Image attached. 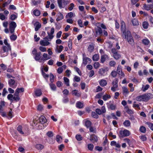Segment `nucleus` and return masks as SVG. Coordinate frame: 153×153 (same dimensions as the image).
<instances>
[{
    "instance_id": "1",
    "label": "nucleus",
    "mask_w": 153,
    "mask_h": 153,
    "mask_svg": "<svg viewBox=\"0 0 153 153\" xmlns=\"http://www.w3.org/2000/svg\"><path fill=\"white\" fill-rule=\"evenodd\" d=\"M153 95L150 93H147L138 96L136 98V100L138 101H148L151 98Z\"/></svg>"
},
{
    "instance_id": "2",
    "label": "nucleus",
    "mask_w": 153,
    "mask_h": 153,
    "mask_svg": "<svg viewBox=\"0 0 153 153\" xmlns=\"http://www.w3.org/2000/svg\"><path fill=\"white\" fill-rule=\"evenodd\" d=\"M123 37L126 40L129 44L133 46L134 45V42L132 36L129 30H127L126 34L122 35Z\"/></svg>"
},
{
    "instance_id": "3",
    "label": "nucleus",
    "mask_w": 153,
    "mask_h": 153,
    "mask_svg": "<svg viewBox=\"0 0 153 153\" xmlns=\"http://www.w3.org/2000/svg\"><path fill=\"white\" fill-rule=\"evenodd\" d=\"M11 51V46H3L0 51L1 56L2 57L7 56L9 53V52Z\"/></svg>"
},
{
    "instance_id": "4",
    "label": "nucleus",
    "mask_w": 153,
    "mask_h": 153,
    "mask_svg": "<svg viewBox=\"0 0 153 153\" xmlns=\"http://www.w3.org/2000/svg\"><path fill=\"white\" fill-rule=\"evenodd\" d=\"M32 54L34 56V59L36 61L41 60V54L40 52H37V50L34 48L32 51Z\"/></svg>"
},
{
    "instance_id": "5",
    "label": "nucleus",
    "mask_w": 153,
    "mask_h": 153,
    "mask_svg": "<svg viewBox=\"0 0 153 153\" xmlns=\"http://www.w3.org/2000/svg\"><path fill=\"white\" fill-rule=\"evenodd\" d=\"M130 134V131L128 130L125 129L124 130H121L120 131L119 136L120 137L123 138L129 136Z\"/></svg>"
},
{
    "instance_id": "6",
    "label": "nucleus",
    "mask_w": 153,
    "mask_h": 153,
    "mask_svg": "<svg viewBox=\"0 0 153 153\" xmlns=\"http://www.w3.org/2000/svg\"><path fill=\"white\" fill-rule=\"evenodd\" d=\"M57 3L60 9L64 8L68 4L67 0H58Z\"/></svg>"
},
{
    "instance_id": "7",
    "label": "nucleus",
    "mask_w": 153,
    "mask_h": 153,
    "mask_svg": "<svg viewBox=\"0 0 153 153\" xmlns=\"http://www.w3.org/2000/svg\"><path fill=\"white\" fill-rule=\"evenodd\" d=\"M9 30L11 33H13L14 31L15 28L16 27V25L15 22L13 21L11 22L9 24Z\"/></svg>"
},
{
    "instance_id": "8",
    "label": "nucleus",
    "mask_w": 153,
    "mask_h": 153,
    "mask_svg": "<svg viewBox=\"0 0 153 153\" xmlns=\"http://www.w3.org/2000/svg\"><path fill=\"white\" fill-rule=\"evenodd\" d=\"M117 73L120 76V78H122L125 76V74L123 72L121 66L120 65H118L117 67Z\"/></svg>"
},
{
    "instance_id": "9",
    "label": "nucleus",
    "mask_w": 153,
    "mask_h": 153,
    "mask_svg": "<svg viewBox=\"0 0 153 153\" xmlns=\"http://www.w3.org/2000/svg\"><path fill=\"white\" fill-rule=\"evenodd\" d=\"M14 97L15 98H16L17 97L15 95V94H14L13 95L11 94H9L7 96V98L11 102H13V101H15L16 102H17L19 100V99H18V100H16L14 99Z\"/></svg>"
},
{
    "instance_id": "10",
    "label": "nucleus",
    "mask_w": 153,
    "mask_h": 153,
    "mask_svg": "<svg viewBox=\"0 0 153 153\" xmlns=\"http://www.w3.org/2000/svg\"><path fill=\"white\" fill-rule=\"evenodd\" d=\"M8 84L9 86L13 88H15L17 86V84H15V81L12 79H10L9 80Z\"/></svg>"
},
{
    "instance_id": "11",
    "label": "nucleus",
    "mask_w": 153,
    "mask_h": 153,
    "mask_svg": "<svg viewBox=\"0 0 153 153\" xmlns=\"http://www.w3.org/2000/svg\"><path fill=\"white\" fill-rule=\"evenodd\" d=\"M121 31L122 32V35L126 34V27L125 22L122 21L121 22Z\"/></svg>"
},
{
    "instance_id": "12",
    "label": "nucleus",
    "mask_w": 153,
    "mask_h": 153,
    "mask_svg": "<svg viewBox=\"0 0 153 153\" xmlns=\"http://www.w3.org/2000/svg\"><path fill=\"white\" fill-rule=\"evenodd\" d=\"M34 94L36 97L40 96L42 94V90L36 88L34 91Z\"/></svg>"
},
{
    "instance_id": "13",
    "label": "nucleus",
    "mask_w": 153,
    "mask_h": 153,
    "mask_svg": "<svg viewBox=\"0 0 153 153\" xmlns=\"http://www.w3.org/2000/svg\"><path fill=\"white\" fill-rule=\"evenodd\" d=\"M143 7L145 10H149L153 8V4H151L147 5L145 4H143Z\"/></svg>"
},
{
    "instance_id": "14",
    "label": "nucleus",
    "mask_w": 153,
    "mask_h": 153,
    "mask_svg": "<svg viewBox=\"0 0 153 153\" xmlns=\"http://www.w3.org/2000/svg\"><path fill=\"white\" fill-rule=\"evenodd\" d=\"M90 140L93 143L97 142L98 141V138L96 135L93 134L91 135Z\"/></svg>"
},
{
    "instance_id": "15",
    "label": "nucleus",
    "mask_w": 153,
    "mask_h": 153,
    "mask_svg": "<svg viewBox=\"0 0 153 153\" xmlns=\"http://www.w3.org/2000/svg\"><path fill=\"white\" fill-rule=\"evenodd\" d=\"M102 32L101 28L100 27H98L95 29L96 36H97L98 35H101Z\"/></svg>"
},
{
    "instance_id": "16",
    "label": "nucleus",
    "mask_w": 153,
    "mask_h": 153,
    "mask_svg": "<svg viewBox=\"0 0 153 153\" xmlns=\"http://www.w3.org/2000/svg\"><path fill=\"white\" fill-rule=\"evenodd\" d=\"M50 43L47 40H41L40 42V44L43 46H46L50 44Z\"/></svg>"
},
{
    "instance_id": "17",
    "label": "nucleus",
    "mask_w": 153,
    "mask_h": 153,
    "mask_svg": "<svg viewBox=\"0 0 153 153\" xmlns=\"http://www.w3.org/2000/svg\"><path fill=\"white\" fill-rule=\"evenodd\" d=\"M110 144L111 146H115L116 148H119L121 146L119 143H117L114 141H111V142Z\"/></svg>"
},
{
    "instance_id": "18",
    "label": "nucleus",
    "mask_w": 153,
    "mask_h": 153,
    "mask_svg": "<svg viewBox=\"0 0 153 153\" xmlns=\"http://www.w3.org/2000/svg\"><path fill=\"white\" fill-rule=\"evenodd\" d=\"M20 92H21V91L20 90L19 88H17L16 89L15 93H14L15 96L17 97L16 98V99H15L16 98L14 97V99H15L16 100H18V99H19V100L20 99V98L19 96V93Z\"/></svg>"
},
{
    "instance_id": "19",
    "label": "nucleus",
    "mask_w": 153,
    "mask_h": 153,
    "mask_svg": "<svg viewBox=\"0 0 153 153\" xmlns=\"http://www.w3.org/2000/svg\"><path fill=\"white\" fill-rule=\"evenodd\" d=\"M99 84L101 86L104 87L107 85V82L105 80L102 79L99 81Z\"/></svg>"
},
{
    "instance_id": "20",
    "label": "nucleus",
    "mask_w": 153,
    "mask_h": 153,
    "mask_svg": "<svg viewBox=\"0 0 153 153\" xmlns=\"http://www.w3.org/2000/svg\"><path fill=\"white\" fill-rule=\"evenodd\" d=\"M122 89L123 95L126 96L128 94L129 92L127 87H123L122 88Z\"/></svg>"
},
{
    "instance_id": "21",
    "label": "nucleus",
    "mask_w": 153,
    "mask_h": 153,
    "mask_svg": "<svg viewBox=\"0 0 153 153\" xmlns=\"http://www.w3.org/2000/svg\"><path fill=\"white\" fill-rule=\"evenodd\" d=\"M89 61V63L91 62V59L88 57H86L83 58V63L86 65L88 63V62Z\"/></svg>"
},
{
    "instance_id": "22",
    "label": "nucleus",
    "mask_w": 153,
    "mask_h": 153,
    "mask_svg": "<svg viewBox=\"0 0 153 153\" xmlns=\"http://www.w3.org/2000/svg\"><path fill=\"white\" fill-rule=\"evenodd\" d=\"M43 58H41V60L45 61L51 58V57L48 56V55L46 53H44L43 55Z\"/></svg>"
},
{
    "instance_id": "23",
    "label": "nucleus",
    "mask_w": 153,
    "mask_h": 153,
    "mask_svg": "<svg viewBox=\"0 0 153 153\" xmlns=\"http://www.w3.org/2000/svg\"><path fill=\"white\" fill-rule=\"evenodd\" d=\"M39 120L40 123L42 124L45 123L47 121L46 118L43 116H41L40 117Z\"/></svg>"
},
{
    "instance_id": "24",
    "label": "nucleus",
    "mask_w": 153,
    "mask_h": 153,
    "mask_svg": "<svg viewBox=\"0 0 153 153\" xmlns=\"http://www.w3.org/2000/svg\"><path fill=\"white\" fill-rule=\"evenodd\" d=\"M108 58V56L106 54L102 55L101 56V62L103 63L106 60V59Z\"/></svg>"
},
{
    "instance_id": "25",
    "label": "nucleus",
    "mask_w": 153,
    "mask_h": 153,
    "mask_svg": "<svg viewBox=\"0 0 153 153\" xmlns=\"http://www.w3.org/2000/svg\"><path fill=\"white\" fill-rule=\"evenodd\" d=\"M76 106L79 108H82L84 106V104L82 102L78 101L76 104Z\"/></svg>"
},
{
    "instance_id": "26",
    "label": "nucleus",
    "mask_w": 153,
    "mask_h": 153,
    "mask_svg": "<svg viewBox=\"0 0 153 153\" xmlns=\"http://www.w3.org/2000/svg\"><path fill=\"white\" fill-rule=\"evenodd\" d=\"M64 17L63 14L61 13H59L57 15V18L56 20L59 21L63 19Z\"/></svg>"
},
{
    "instance_id": "27",
    "label": "nucleus",
    "mask_w": 153,
    "mask_h": 153,
    "mask_svg": "<svg viewBox=\"0 0 153 153\" xmlns=\"http://www.w3.org/2000/svg\"><path fill=\"white\" fill-rule=\"evenodd\" d=\"M34 25L35 26V31H37L41 27V24L39 22H36Z\"/></svg>"
},
{
    "instance_id": "28",
    "label": "nucleus",
    "mask_w": 153,
    "mask_h": 153,
    "mask_svg": "<svg viewBox=\"0 0 153 153\" xmlns=\"http://www.w3.org/2000/svg\"><path fill=\"white\" fill-rule=\"evenodd\" d=\"M149 87V85L147 84L145 85H143L141 90L143 92H145L148 89Z\"/></svg>"
},
{
    "instance_id": "29",
    "label": "nucleus",
    "mask_w": 153,
    "mask_h": 153,
    "mask_svg": "<svg viewBox=\"0 0 153 153\" xmlns=\"http://www.w3.org/2000/svg\"><path fill=\"white\" fill-rule=\"evenodd\" d=\"M118 79L115 78L112 82V84L113 85V86H114L115 87H118Z\"/></svg>"
},
{
    "instance_id": "30",
    "label": "nucleus",
    "mask_w": 153,
    "mask_h": 153,
    "mask_svg": "<svg viewBox=\"0 0 153 153\" xmlns=\"http://www.w3.org/2000/svg\"><path fill=\"white\" fill-rule=\"evenodd\" d=\"M111 96L110 95L105 94L102 96V99L104 101H106L110 98Z\"/></svg>"
},
{
    "instance_id": "31",
    "label": "nucleus",
    "mask_w": 153,
    "mask_h": 153,
    "mask_svg": "<svg viewBox=\"0 0 153 153\" xmlns=\"http://www.w3.org/2000/svg\"><path fill=\"white\" fill-rule=\"evenodd\" d=\"M143 43L146 45H148L150 43V41L147 39H143L142 41Z\"/></svg>"
},
{
    "instance_id": "32",
    "label": "nucleus",
    "mask_w": 153,
    "mask_h": 153,
    "mask_svg": "<svg viewBox=\"0 0 153 153\" xmlns=\"http://www.w3.org/2000/svg\"><path fill=\"white\" fill-rule=\"evenodd\" d=\"M49 85L50 86V88L53 91H56V85L53 84V82H51L49 84Z\"/></svg>"
},
{
    "instance_id": "33",
    "label": "nucleus",
    "mask_w": 153,
    "mask_h": 153,
    "mask_svg": "<svg viewBox=\"0 0 153 153\" xmlns=\"http://www.w3.org/2000/svg\"><path fill=\"white\" fill-rule=\"evenodd\" d=\"M63 49V47L62 45H60L59 47H57L56 51V52L60 53L62 51Z\"/></svg>"
},
{
    "instance_id": "34",
    "label": "nucleus",
    "mask_w": 153,
    "mask_h": 153,
    "mask_svg": "<svg viewBox=\"0 0 153 153\" xmlns=\"http://www.w3.org/2000/svg\"><path fill=\"white\" fill-rule=\"evenodd\" d=\"M63 80L65 84L67 86H69L70 85L69 79L66 77H64Z\"/></svg>"
},
{
    "instance_id": "35",
    "label": "nucleus",
    "mask_w": 153,
    "mask_h": 153,
    "mask_svg": "<svg viewBox=\"0 0 153 153\" xmlns=\"http://www.w3.org/2000/svg\"><path fill=\"white\" fill-rule=\"evenodd\" d=\"M99 54H96L93 56L92 59L94 61H97L99 60Z\"/></svg>"
},
{
    "instance_id": "36",
    "label": "nucleus",
    "mask_w": 153,
    "mask_h": 153,
    "mask_svg": "<svg viewBox=\"0 0 153 153\" xmlns=\"http://www.w3.org/2000/svg\"><path fill=\"white\" fill-rule=\"evenodd\" d=\"M124 126L126 127H128L130 126L131 123L128 120H126L123 123Z\"/></svg>"
},
{
    "instance_id": "37",
    "label": "nucleus",
    "mask_w": 153,
    "mask_h": 153,
    "mask_svg": "<svg viewBox=\"0 0 153 153\" xmlns=\"http://www.w3.org/2000/svg\"><path fill=\"white\" fill-rule=\"evenodd\" d=\"M94 49V47L93 44L89 45L88 48V51L90 52H92L93 51Z\"/></svg>"
},
{
    "instance_id": "38",
    "label": "nucleus",
    "mask_w": 153,
    "mask_h": 153,
    "mask_svg": "<svg viewBox=\"0 0 153 153\" xmlns=\"http://www.w3.org/2000/svg\"><path fill=\"white\" fill-rule=\"evenodd\" d=\"M75 16V14H74L73 12H70L67 14L66 15L65 17L66 18L68 17L71 18L73 16Z\"/></svg>"
},
{
    "instance_id": "39",
    "label": "nucleus",
    "mask_w": 153,
    "mask_h": 153,
    "mask_svg": "<svg viewBox=\"0 0 153 153\" xmlns=\"http://www.w3.org/2000/svg\"><path fill=\"white\" fill-rule=\"evenodd\" d=\"M33 14L36 16H39L40 14V12L38 10H35L33 11Z\"/></svg>"
},
{
    "instance_id": "40",
    "label": "nucleus",
    "mask_w": 153,
    "mask_h": 153,
    "mask_svg": "<svg viewBox=\"0 0 153 153\" xmlns=\"http://www.w3.org/2000/svg\"><path fill=\"white\" fill-rule=\"evenodd\" d=\"M132 23L134 26H137L139 25V22L137 19H133L132 20Z\"/></svg>"
},
{
    "instance_id": "41",
    "label": "nucleus",
    "mask_w": 153,
    "mask_h": 153,
    "mask_svg": "<svg viewBox=\"0 0 153 153\" xmlns=\"http://www.w3.org/2000/svg\"><path fill=\"white\" fill-rule=\"evenodd\" d=\"M113 56L115 59L117 60L121 56L117 53L114 54H113Z\"/></svg>"
},
{
    "instance_id": "42",
    "label": "nucleus",
    "mask_w": 153,
    "mask_h": 153,
    "mask_svg": "<svg viewBox=\"0 0 153 153\" xmlns=\"http://www.w3.org/2000/svg\"><path fill=\"white\" fill-rule=\"evenodd\" d=\"M142 25L143 28L146 29L148 28L149 24L147 22L145 21L143 22Z\"/></svg>"
},
{
    "instance_id": "43",
    "label": "nucleus",
    "mask_w": 153,
    "mask_h": 153,
    "mask_svg": "<svg viewBox=\"0 0 153 153\" xmlns=\"http://www.w3.org/2000/svg\"><path fill=\"white\" fill-rule=\"evenodd\" d=\"M117 71H113L111 72L110 74L112 77L114 78L117 76Z\"/></svg>"
},
{
    "instance_id": "44",
    "label": "nucleus",
    "mask_w": 153,
    "mask_h": 153,
    "mask_svg": "<svg viewBox=\"0 0 153 153\" xmlns=\"http://www.w3.org/2000/svg\"><path fill=\"white\" fill-rule=\"evenodd\" d=\"M91 122L89 120L86 121L85 123V126L87 127V128H88L91 126Z\"/></svg>"
},
{
    "instance_id": "45",
    "label": "nucleus",
    "mask_w": 153,
    "mask_h": 153,
    "mask_svg": "<svg viewBox=\"0 0 153 153\" xmlns=\"http://www.w3.org/2000/svg\"><path fill=\"white\" fill-rule=\"evenodd\" d=\"M105 70L104 68H102L100 69L99 73L102 76H104L105 73Z\"/></svg>"
},
{
    "instance_id": "46",
    "label": "nucleus",
    "mask_w": 153,
    "mask_h": 153,
    "mask_svg": "<svg viewBox=\"0 0 153 153\" xmlns=\"http://www.w3.org/2000/svg\"><path fill=\"white\" fill-rule=\"evenodd\" d=\"M146 124H147L148 127L150 128V129L152 130H153V124L151 123L150 122H146Z\"/></svg>"
},
{
    "instance_id": "47",
    "label": "nucleus",
    "mask_w": 153,
    "mask_h": 153,
    "mask_svg": "<svg viewBox=\"0 0 153 153\" xmlns=\"http://www.w3.org/2000/svg\"><path fill=\"white\" fill-rule=\"evenodd\" d=\"M36 147L38 150H41L44 148V146L41 144H38L36 146Z\"/></svg>"
},
{
    "instance_id": "48",
    "label": "nucleus",
    "mask_w": 153,
    "mask_h": 153,
    "mask_svg": "<svg viewBox=\"0 0 153 153\" xmlns=\"http://www.w3.org/2000/svg\"><path fill=\"white\" fill-rule=\"evenodd\" d=\"M76 139L79 141H81L82 139V137L80 134H76L75 137Z\"/></svg>"
},
{
    "instance_id": "49",
    "label": "nucleus",
    "mask_w": 153,
    "mask_h": 153,
    "mask_svg": "<svg viewBox=\"0 0 153 153\" xmlns=\"http://www.w3.org/2000/svg\"><path fill=\"white\" fill-rule=\"evenodd\" d=\"M62 138L59 135H57L56 136V140L58 143H61V140H62Z\"/></svg>"
},
{
    "instance_id": "50",
    "label": "nucleus",
    "mask_w": 153,
    "mask_h": 153,
    "mask_svg": "<svg viewBox=\"0 0 153 153\" xmlns=\"http://www.w3.org/2000/svg\"><path fill=\"white\" fill-rule=\"evenodd\" d=\"M17 18V14L16 15L12 14L11 15L10 19L12 20H14Z\"/></svg>"
},
{
    "instance_id": "51",
    "label": "nucleus",
    "mask_w": 153,
    "mask_h": 153,
    "mask_svg": "<svg viewBox=\"0 0 153 153\" xmlns=\"http://www.w3.org/2000/svg\"><path fill=\"white\" fill-rule=\"evenodd\" d=\"M140 131L141 132L144 133L146 131V128L143 126H141L140 127Z\"/></svg>"
},
{
    "instance_id": "52",
    "label": "nucleus",
    "mask_w": 153,
    "mask_h": 153,
    "mask_svg": "<svg viewBox=\"0 0 153 153\" xmlns=\"http://www.w3.org/2000/svg\"><path fill=\"white\" fill-rule=\"evenodd\" d=\"M17 130L21 134H23L24 132L22 131V127L21 126H19L17 128Z\"/></svg>"
},
{
    "instance_id": "53",
    "label": "nucleus",
    "mask_w": 153,
    "mask_h": 153,
    "mask_svg": "<svg viewBox=\"0 0 153 153\" xmlns=\"http://www.w3.org/2000/svg\"><path fill=\"white\" fill-rule=\"evenodd\" d=\"M103 94L102 93H100L97 94L95 96V98L96 99H100L101 98Z\"/></svg>"
},
{
    "instance_id": "54",
    "label": "nucleus",
    "mask_w": 153,
    "mask_h": 153,
    "mask_svg": "<svg viewBox=\"0 0 153 153\" xmlns=\"http://www.w3.org/2000/svg\"><path fill=\"white\" fill-rule=\"evenodd\" d=\"M77 23L79 26L81 27H84L83 25L82 24V22L80 19L78 20Z\"/></svg>"
},
{
    "instance_id": "55",
    "label": "nucleus",
    "mask_w": 153,
    "mask_h": 153,
    "mask_svg": "<svg viewBox=\"0 0 153 153\" xmlns=\"http://www.w3.org/2000/svg\"><path fill=\"white\" fill-rule=\"evenodd\" d=\"M78 91L76 90H73L72 91V94L75 96H79V94L78 93Z\"/></svg>"
},
{
    "instance_id": "56",
    "label": "nucleus",
    "mask_w": 153,
    "mask_h": 153,
    "mask_svg": "<svg viewBox=\"0 0 153 153\" xmlns=\"http://www.w3.org/2000/svg\"><path fill=\"white\" fill-rule=\"evenodd\" d=\"M91 115L92 117L94 118H97L99 117L98 115L94 111L92 112Z\"/></svg>"
},
{
    "instance_id": "57",
    "label": "nucleus",
    "mask_w": 153,
    "mask_h": 153,
    "mask_svg": "<svg viewBox=\"0 0 153 153\" xmlns=\"http://www.w3.org/2000/svg\"><path fill=\"white\" fill-rule=\"evenodd\" d=\"M68 47L69 49L71 50L72 49V41L71 39H69L68 42Z\"/></svg>"
},
{
    "instance_id": "58",
    "label": "nucleus",
    "mask_w": 153,
    "mask_h": 153,
    "mask_svg": "<svg viewBox=\"0 0 153 153\" xmlns=\"http://www.w3.org/2000/svg\"><path fill=\"white\" fill-rule=\"evenodd\" d=\"M54 77L52 73L50 74V81L51 82H53L54 81Z\"/></svg>"
},
{
    "instance_id": "59",
    "label": "nucleus",
    "mask_w": 153,
    "mask_h": 153,
    "mask_svg": "<svg viewBox=\"0 0 153 153\" xmlns=\"http://www.w3.org/2000/svg\"><path fill=\"white\" fill-rule=\"evenodd\" d=\"M10 39L13 41H15L17 39V37L16 35H12L10 36Z\"/></svg>"
},
{
    "instance_id": "60",
    "label": "nucleus",
    "mask_w": 153,
    "mask_h": 153,
    "mask_svg": "<svg viewBox=\"0 0 153 153\" xmlns=\"http://www.w3.org/2000/svg\"><path fill=\"white\" fill-rule=\"evenodd\" d=\"M100 66V64L98 62H95L94 65V67L96 69H97L99 68Z\"/></svg>"
},
{
    "instance_id": "61",
    "label": "nucleus",
    "mask_w": 153,
    "mask_h": 153,
    "mask_svg": "<svg viewBox=\"0 0 153 153\" xmlns=\"http://www.w3.org/2000/svg\"><path fill=\"white\" fill-rule=\"evenodd\" d=\"M74 69L75 71L77 72V73L79 75H81V71L78 68L75 67L74 68Z\"/></svg>"
},
{
    "instance_id": "62",
    "label": "nucleus",
    "mask_w": 153,
    "mask_h": 153,
    "mask_svg": "<svg viewBox=\"0 0 153 153\" xmlns=\"http://www.w3.org/2000/svg\"><path fill=\"white\" fill-rule=\"evenodd\" d=\"M94 147V145L92 144H89L88 145V149L90 150H92Z\"/></svg>"
},
{
    "instance_id": "63",
    "label": "nucleus",
    "mask_w": 153,
    "mask_h": 153,
    "mask_svg": "<svg viewBox=\"0 0 153 153\" xmlns=\"http://www.w3.org/2000/svg\"><path fill=\"white\" fill-rule=\"evenodd\" d=\"M8 93V92L7 91L6 89L5 88H4L3 90L2 95L3 97L5 96L6 94Z\"/></svg>"
},
{
    "instance_id": "64",
    "label": "nucleus",
    "mask_w": 153,
    "mask_h": 153,
    "mask_svg": "<svg viewBox=\"0 0 153 153\" xmlns=\"http://www.w3.org/2000/svg\"><path fill=\"white\" fill-rule=\"evenodd\" d=\"M47 135L49 137H51L53 136V134L52 131H49L47 133Z\"/></svg>"
}]
</instances>
